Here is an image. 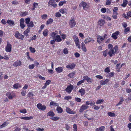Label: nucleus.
Wrapping results in <instances>:
<instances>
[{
    "label": "nucleus",
    "mask_w": 131,
    "mask_h": 131,
    "mask_svg": "<svg viewBox=\"0 0 131 131\" xmlns=\"http://www.w3.org/2000/svg\"><path fill=\"white\" fill-rule=\"evenodd\" d=\"M69 24L71 28H73L76 24V23L75 22L74 18L73 17L71 18V20L69 22Z\"/></svg>",
    "instance_id": "obj_1"
},
{
    "label": "nucleus",
    "mask_w": 131,
    "mask_h": 131,
    "mask_svg": "<svg viewBox=\"0 0 131 131\" xmlns=\"http://www.w3.org/2000/svg\"><path fill=\"white\" fill-rule=\"evenodd\" d=\"M48 5L50 6H52L54 8H56L57 6L54 0H50L48 2Z\"/></svg>",
    "instance_id": "obj_2"
},
{
    "label": "nucleus",
    "mask_w": 131,
    "mask_h": 131,
    "mask_svg": "<svg viewBox=\"0 0 131 131\" xmlns=\"http://www.w3.org/2000/svg\"><path fill=\"white\" fill-rule=\"evenodd\" d=\"M14 36L16 38L20 39L22 40L23 39V38L24 37V36L21 35L18 31L16 32Z\"/></svg>",
    "instance_id": "obj_3"
},
{
    "label": "nucleus",
    "mask_w": 131,
    "mask_h": 131,
    "mask_svg": "<svg viewBox=\"0 0 131 131\" xmlns=\"http://www.w3.org/2000/svg\"><path fill=\"white\" fill-rule=\"evenodd\" d=\"M37 106V108L39 110L44 111L46 109V106L45 105H43L41 103L38 104Z\"/></svg>",
    "instance_id": "obj_4"
},
{
    "label": "nucleus",
    "mask_w": 131,
    "mask_h": 131,
    "mask_svg": "<svg viewBox=\"0 0 131 131\" xmlns=\"http://www.w3.org/2000/svg\"><path fill=\"white\" fill-rule=\"evenodd\" d=\"M73 86L71 85L70 84L67 87L65 91L68 93H70L72 90L73 89Z\"/></svg>",
    "instance_id": "obj_5"
},
{
    "label": "nucleus",
    "mask_w": 131,
    "mask_h": 131,
    "mask_svg": "<svg viewBox=\"0 0 131 131\" xmlns=\"http://www.w3.org/2000/svg\"><path fill=\"white\" fill-rule=\"evenodd\" d=\"M6 96L10 100L12 99L13 98L15 97L16 95L14 94H11V93L8 92L6 94Z\"/></svg>",
    "instance_id": "obj_6"
},
{
    "label": "nucleus",
    "mask_w": 131,
    "mask_h": 131,
    "mask_svg": "<svg viewBox=\"0 0 131 131\" xmlns=\"http://www.w3.org/2000/svg\"><path fill=\"white\" fill-rule=\"evenodd\" d=\"M12 45L8 42L7 45L6 47L5 50L7 52H9L11 51Z\"/></svg>",
    "instance_id": "obj_7"
},
{
    "label": "nucleus",
    "mask_w": 131,
    "mask_h": 131,
    "mask_svg": "<svg viewBox=\"0 0 131 131\" xmlns=\"http://www.w3.org/2000/svg\"><path fill=\"white\" fill-rule=\"evenodd\" d=\"M97 41L99 44L103 42L104 40L103 37H102L100 35H98L97 38Z\"/></svg>",
    "instance_id": "obj_8"
},
{
    "label": "nucleus",
    "mask_w": 131,
    "mask_h": 131,
    "mask_svg": "<svg viewBox=\"0 0 131 131\" xmlns=\"http://www.w3.org/2000/svg\"><path fill=\"white\" fill-rule=\"evenodd\" d=\"M88 107V106L85 105H82L81 107L80 110L79 112L80 113L83 112L85 110L87 109Z\"/></svg>",
    "instance_id": "obj_9"
},
{
    "label": "nucleus",
    "mask_w": 131,
    "mask_h": 131,
    "mask_svg": "<svg viewBox=\"0 0 131 131\" xmlns=\"http://www.w3.org/2000/svg\"><path fill=\"white\" fill-rule=\"evenodd\" d=\"M108 54H109L110 57H112L113 55H114L115 54V52L114 51V50L108 49Z\"/></svg>",
    "instance_id": "obj_10"
},
{
    "label": "nucleus",
    "mask_w": 131,
    "mask_h": 131,
    "mask_svg": "<svg viewBox=\"0 0 131 131\" xmlns=\"http://www.w3.org/2000/svg\"><path fill=\"white\" fill-rule=\"evenodd\" d=\"M51 81L50 80H48L46 81L44 85L41 88L42 89H45L47 85H49L51 82Z\"/></svg>",
    "instance_id": "obj_11"
},
{
    "label": "nucleus",
    "mask_w": 131,
    "mask_h": 131,
    "mask_svg": "<svg viewBox=\"0 0 131 131\" xmlns=\"http://www.w3.org/2000/svg\"><path fill=\"white\" fill-rule=\"evenodd\" d=\"M22 65L21 63L20 60L17 61L15 62L13 65L15 67H17L18 66H21Z\"/></svg>",
    "instance_id": "obj_12"
},
{
    "label": "nucleus",
    "mask_w": 131,
    "mask_h": 131,
    "mask_svg": "<svg viewBox=\"0 0 131 131\" xmlns=\"http://www.w3.org/2000/svg\"><path fill=\"white\" fill-rule=\"evenodd\" d=\"M66 111L67 113L71 114H74L75 113V112L71 110L70 108L67 107H66Z\"/></svg>",
    "instance_id": "obj_13"
},
{
    "label": "nucleus",
    "mask_w": 131,
    "mask_h": 131,
    "mask_svg": "<svg viewBox=\"0 0 131 131\" xmlns=\"http://www.w3.org/2000/svg\"><path fill=\"white\" fill-rule=\"evenodd\" d=\"M119 32L118 31H116L112 34V37L115 39H116L117 37V36L118 35Z\"/></svg>",
    "instance_id": "obj_14"
},
{
    "label": "nucleus",
    "mask_w": 131,
    "mask_h": 131,
    "mask_svg": "<svg viewBox=\"0 0 131 131\" xmlns=\"http://www.w3.org/2000/svg\"><path fill=\"white\" fill-rule=\"evenodd\" d=\"M94 40L93 39L89 37L85 39L84 41L85 43L86 44L88 42L90 41H92L93 42H94Z\"/></svg>",
    "instance_id": "obj_15"
},
{
    "label": "nucleus",
    "mask_w": 131,
    "mask_h": 131,
    "mask_svg": "<svg viewBox=\"0 0 131 131\" xmlns=\"http://www.w3.org/2000/svg\"><path fill=\"white\" fill-rule=\"evenodd\" d=\"M20 27L22 29H23L25 27V26L24 24V19L23 18H21L20 20Z\"/></svg>",
    "instance_id": "obj_16"
},
{
    "label": "nucleus",
    "mask_w": 131,
    "mask_h": 131,
    "mask_svg": "<svg viewBox=\"0 0 131 131\" xmlns=\"http://www.w3.org/2000/svg\"><path fill=\"white\" fill-rule=\"evenodd\" d=\"M55 40L57 42H60L62 41V39L61 37L59 35H57L56 36V38H54Z\"/></svg>",
    "instance_id": "obj_17"
},
{
    "label": "nucleus",
    "mask_w": 131,
    "mask_h": 131,
    "mask_svg": "<svg viewBox=\"0 0 131 131\" xmlns=\"http://www.w3.org/2000/svg\"><path fill=\"white\" fill-rule=\"evenodd\" d=\"M81 4L82 5L83 9L85 10H86L88 8L89 6L86 3L82 2L81 3Z\"/></svg>",
    "instance_id": "obj_18"
},
{
    "label": "nucleus",
    "mask_w": 131,
    "mask_h": 131,
    "mask_svg": "<svg viewBox=\"0 0 131 131\" xmlns=\"http://www.w3.org/2000/svg\"><path fill=\"white\" fill-rule=\"evenodd\" d=\"M63 68H64L63 67H59L57 68H56V70L57 72L59 73H61L62 71Z\"/></svg>",
    "instance_id": "obj_19"
},
{
    "label": "nucleus",
    "mask_w": 131,
    "mask_h": 131,
    "mask_svg": "<svg viewBox=\"0 0 131 131\" xmlns=\"http://www.w3.org/2000/svg\"><path fill=\"white\" fill-rule=\"evenodd\" d=\"M54 115L55 114L51 110L47 113V116L53 117Z\"/></svg>",
    "instance_id": "obj_20"
},
{
    "label": "nucleus",
    "mask_w": 131,
    "mask_h": 131,
    "mask_svg": "<svg viewBox=\"0 0 131 131\" xmlns=\"http://www.w3.org/2000/svg\"><path fill=\"white\" fill-rule=\"evenodd\" d=\"M83 78L84 79H85L87 81L88 83H92L91 82V79L89 77H88V76H84L83 77Z\"/></svg>",
    "instance_id": "obj_21"
},
{
    "label": "nucleus",
    "mask_w": 131,
    "mask_h": 131,
    "mask_svg": "<svg viewBox=\"0 0 131 131\" xmlns=\"http://www.w3.org/2000/svg\"><path fill=\"white\" fill-rule=\"evenodd\" d=\"M75 65L74 63H72L71 65H68L66 66V67L67 68H69L71 69H72L75 68Z\"/></svg>",
    "instance_id": "obj_22"
},
{
    "label": "nucleus",
    "mask_w": 131,
    "mask_h": 131,
    "mask_svg": "<svg viewBox=\"0 0 131 131\" xmlns=\"http://www.w3.org/2000/svg\"><path fill=\"white\" fill-rule=\"evenodd\" d=\"M105 20L104 19L99 20L98 22V24L100 26H102L105 23Z\"/></svg>",
    "instance_id": "obj_23"
},
{
    "label": "nucleus",
    "mask_w": 131,
    "mask_h": 131,
    "mask_svg": "<svg viewBox=\"0 0 131 131\" xmlns=\"http://www.w3.org/2000/svg\"><path fill=\"white\" fill-rule=\"evenodd\" d=\"M30 30V28H27V29L24 32V34L26 35L27 37H29V36L28 34Z\"/></svg>",
    "instance_id": "obj_24"
},
{
    "label": "nucleus",
    "mask_w": 131,
    "mask_h": 131,
    "mask_svg": "<svg viewBox=\"0 0 131 131\" xmlns=\"http://www.w3.org/2000/svg\"><path fill=\"white\" fill-rule=\"evenodd\" d=\"M20 118L24 120H29L32 119L33 118V117L32 116L29 117H21Z\"/></svg>",
    "instance_id": "obj_25"
},
{
    "label": "nucleus",
    "mask_w": 131,
    "mask_h": 131,
    "mask_svg": "<svg viewBox=\"0 0 131 131\" xmlns=\"http://www.w3.org/2000/svg\"><path fill=\"white\" fill-rule=\"evenodd\" d=\"M56 110L58 112V113H61L63 111L62 109L59 106L57 107Z\"/></svg>",
    "instance_id": "obj_26"
},
{
    "label": "nucleus",
    "mask_w": 131,
    "mask_h": 131,
    "mask_svg": "<svg viewBox=\"0 0 131 131\" xmlns=\"http://www.w3.org/2000/svg\"><path fill=\"white\" fill-rule=\"evenodd\" d=\"M79 92L81 93V95L82 96L85 93V90L83 88H81L79 90Z\"/></svg>",
    "instance_id": "obj_27"
},
{
    "label": "nucleus",
    "mask_w": 131,
    "mask_h": 131,
    "mask_svg": "<svg viewBox=\"0 0 131 131\" xmlns=\"http://www.w3.org/2000/svg\"><path fill=\"white\" fill-rule=\"evenodd\" d=\"M50 105H53L55 106H59V104L57 103H56L54 101H51L50 103Z\"/></svg>",
    "instance_id": "obj_28"
},
{
    "label": "nucleus",
    "mask_w": 131,
    "mask_h": 131,
    "mask_svg": "<svg viewBox=\"0 0 131 131\" xmlns=\"http://www.w3.org/2000/svg\"><path fill=\"white\" fill-rule=\"evenodd\" d=\"M120 102L116 105V106H118L122 104L124 101V100L122 97H120Z\"/></svg>",
    "instance_id": "obj_29"
},
{
    "label": "nucleus",
    "mask_w": 131,
    "mask_h": 131,
    "mask_svg": "<svg viewBox=\"0 0 131 131\" xmlns=\"http://www.w3.org/2000/svg\"><path fill=\"white\" fill-rule=\"evenodd\" d=\"M105 127L103 126H102L99 128L96 129V131H104V130Z\"/></svg>",
    "instance_id": "obj_30"
},
{
    "label": "nucleus",
    "mask_w": 131,
    "mask_h": 131,
    "mask_svg": "<svg viewBox=\"0 0 131 131\" xmlns=\"http://www.w3.org/2000/svg\"><path fill=\"white\" fill-rule=\"evenodd\" d=\"M128 3V1L127 0H123V3L122 4L121 6L123 7H125Z\"/></svg>",
    "instance_id": "obj_31"
},
{
    "label": "nucleus",
    "mask_w": 131,
    "mask_h": 131,
    "mask_svg": "<svg viewBox=\"0 0 131 131\" xmlns=\"http://www.w3.org/2000/svg\"><path fill=\"white\" fill-rule=\"evenodd\" d=\"M21 85L18 83H16L13 85V87L15 89H17L18 88H21Z\"/></svg>",
    "instance_id": "obj_32"
},
{
    "label": "nucleus",
    "mask_w": 131,
    "mask_h": 131,
    "mask_svg": "<svg viewBox=\"0 0 131 131\" xmlns=\"http://www.w3.org/2000/svg\"><path fill=\"white\" fill-rule=\"evenodd\" d=\"M57 34V32L55 31L54 32H53L51 33V37H52L53 38H55L56 37V35Z\"/></svg>",
    "instance_id": "obj_33"
},
{
    "label": "nucleus",
    "mask_w": 131,
    "mask_h": 131,
    "mask_svg": "<svg viewBox=\"0 0 131 131\" xmlns=\"http://www.w3.org/2000/svg\"><path fill=\"white\" fill-rule=\"evenodd\" d=\"M53 21V20L51 18L49 19L48 20L47 22L46 23V24L47 25L51 24Z\"/></svg>",
    "instance_id": "obj_34"
},
{
    "label": "nucleus",
    "mask_w": 131,
    "mask_h": 131,
    "mask_svg": "<svg viewBox=\"0 0 131 131\" xmlns=\"http://www.w3.org/2000/svg\"><path fill=\"white\" fill-rule=\"evenodd\" d=\"M27 25V26L28 27V28H30V27H32L34 26V24L32 21H31Z\"/></svg>",
    "instance_id": "obj_35"
},
{
    "label": "nucleus",
    "mask_w": 131,
    "mask_h": 131,
    "mask_svg": "<svg viewBox=\"0 0 131 131\" xmlns=\"http://www.w3.org/2000/svg\"><path fill=\"white\" fill-rule=\"evenodd\" d=\"M7 23L8 24L10 25L14 24V22L13 21L9 20H7Z\"/></svg>",
    "instance_id": "obj_36"
},
{
    "label": "nucleus",
    "mask_w": 131,
    "mask_h": 131,
    "mask_svg": "<svg viewBox=\"0 0 131 131\" xmlns=\"http://www.w3.org/2000/svg\"><path fill=\"white\" fill-rule=\"evenodd\" d=\"M75 73V72H71L69 74L68 77L70 78H73L74 77Z\"/></svg>",
    "instance_id": "obj_37"
},
{
    "label": "nucleus",
    "mask_w": 131,
    "mask_h": 131,
    "mask_svg": "<svg viewBox=\"0 0 131 131\" xmlns=\"http://www.w3.org/2000/svg\"><path fill=\"white\" fill-rule=\"evenodd\" d=\"M109 80L108 79H106L103 82H101V84L102 85H105L109 81Z\"/></svg>",
    "instance_id": "obj_38"
},
{
    "label": "nucleus",
    "mask_w": 131,
    "mask_h": 131,
    "mask_svg": "<svg viewBox=\"0 0 131 131\" xmlns=\"http://www.w3.org/2000/svg\"><path fill=\"white\" fill-rule=\"evenodd\" d=\"M108 49H106L103 52V55L104 57L107 56V54H108Z\"/></svg>",
    "instance_id": "obj_39"
},
{
    "label": "nucleus",
    "mask_w": 131,
    "mask_h": 131,
    "mask_svg": "<svg viewBox=\"0 0 131 131\" xmlns=\"http://www.w3.org/2000/svg\"><path fill=\"white\" fill-rule=\"evenodd\" d=\"M103 101V100L102 99L101 100H97L96 103L97 104H101L102 103Z\"/></svg>",
    "instance_id": "obj_40"
},
{
    "label": "nucleus",
    "mask_w": 131,
    "mask_h": 131,
    "mask_svg": "<svg viewBox=\"0 0 131 131\" xmlns=\"http://www.w3.org/2000/svg\"><path fill=\"white\" fill-rule=\"evenodd\" d=\"M108 115L109 116H111V117H114L115 115V114L114 113H112L111 112H108Z\"/></svg>",
    "instance_id": "obj_41"
},
{
    "label": "nucleus",
    "mask_w": 131,
    "mask_h": 131,
    "mask_svg": "<svg viewBox=\"0 0 131 131\" xmlns=\"http://www.w3.org/2000/svg\"><path fill=\"white\" fill-rule=\"evenodd\" d=\"M59 118V117H51L50 118V119L53 120V121H57L58 120Z\"/></svg>",
    "instance_id": "obj_42"
},
{
    "label": "nucleus",
    "mask_w": 131,
    "mask_h": 131,
    "mask_svg": "<svg viewBox=\"0 0 131 131\" xmlns=\"http://www.w3.org/2000/svg\"><path fill=\"white\" fill-rule=\"evenodd\" d=\"M117 12H115L113 13V14L112 15V17L113 18L115 19H116L117 18Z\"/></svg>",
    "instance_id": "obj_43"
},
{
    "label": "nucleus",
    "mask_w": 131,
    "mask_h": 131,
    "mask_svg": "<svg viewBox=\"0 0 131 131\" xmlns=\"http://www.w3.org/2000/svg\"><path fill=\"white\" fill-rule=\"evenodd\" d=\"M47 15L46 14L42 15L41 16V18L43 19H45L47 18Z\"/></svg>",
    "instance_id": "obj_44"
},
{
    "label": "nucleus",
    "mask_w": 131,
    "mask_h": 131,
    "mask_svg": "<svg viewBox=\"0 0 131 131\" xmlns=\"http://www.w3.org/2000/svg\"><path fill=\"white\" fill-rule=\"evenodd\" d=\"M85 80L83 79L81 80V81H79L77 84V86H79L81 85L82 83L84 82Z\"/></svg>",
    "instance_id": "obj_45"
},
{
    "label": "nucleus",
    "mask_w": 131,
    "mask_h": 131,
    "mask_svg": "<svg viewBox=\"0 0 131 131\" xmlns=\"http://www.w3.org/2000/svg\"><path fill=\"white\" fill-rule=\"evenodd\" d=\"M48 30L47 29H45L43 31V34L45 36H47L48 35Z\"/></svg>",
    "instance_id": "obj_46"
},
{
    "label": "nucleus",
    "mask_w": 131,
    "mask_h": 131,
    "mask_svg": "<svg viewBox=\"0 0 131 131\" xmlns=\"http://www.w3.org/2000/svg\"><path fill=\"white\" fill-rule=\"evenodd\" d=\"M29 48L31 52L34 53L35 52L36 50L34 48H32L31 47H30Z\"/></svg>",
    "instance_id": "obj_47"
},
{
    "label": "nucleus",
    "mask_w": 131,
    "mask_h": 131,
    "mask_svg": "<svg viewBox=\"0 0 131 131\" xmlns=\"http://www.w3.org/2000/svg\"><path fill=\"white\" fill-rule=\"evenodd\" d=\"M108 49L109 50H114L113 45L111 44H110L108 45Z\"/></svg>",
    "instance_id": "obj_48"
},
{
    "label": "nucleus",
    "mask_w": 131,
    "mask_h": 131,
    "mask_svg": "<svg viewBox=\"0 0 131 131\" xmlns=\"http://www.w3.org/2000/svg\"><path fill=\"white\" fill-rule=\"evenodd\" d=\"M75 42L76 46H77L78 48L80 49V46L79 44V41Z\"/></svg>",
    "instance_id": "obj_49"
},
{
    "label": "nucleus",
    "mask_w": 131,
    "mask_h": 131,
    "mask_svg": "<svg viewBox=\"0 0 131 131\" xmlns=\"http://www.w3.org/2000/svg\"><path fill=\"white\" fill-rule=\"evenodd\" d=\"M55 16L57 17H59L61 16V14L59 12H58L56 13Z\"/></svg>",
    "instance_id": "obj_50"
},
{
    "label": "nucleus",
    "mask_w": 131,
    "mask_h": 131,
    "mask_svg": "<svg viewBox=\"0 0 131 131\" xmlns=\"http://www.w3.org/2000/svg\"><path fill=\"white\" fill-rule=\"evenodd\" d=\"M34 96L33 94H32V92L31 91L28 94V97H32Z\"/></svg>",
    "instance_id": "obj_51"
},
{
    "label": "nucleus",
    "mask_w": 131,
    "mask_h": 131,
    "mask_svg": "<svg viewBox=\"0 0 131 131\" xmlns=\"http://www.w3.org/2000/svg\"><path fill=\"white\" fill-rule=\"evenodd\" d=\"M73 39L74 42L79 41V40L78 38V37L76 36H74Z\"/></svg>",
    "instance_id": "obj_52"
},
{
    "label": "nucleus",
    "mask_w": 131,
    "mask_h": 131,
    "mask_svg": "<svg viewBox=\"0 0 131 131\" xmlns=\"http://www.w3.org/2000/svg\"><path fill=\"white\" fill-rule=\"evenodd\" d=\"M63 52L65 54H67L68 52L67 49V48L64 49L63 50Z\"/></svg>",
    "instance_id": "obj_53"
},
{
    "label": "nucleus",
    "mask_w": 131,
    "mask_h": 131,
    "mask_svg": "<svg viewBox=\"0 0 131 131\" xmlns=\"http://www.w3.org/2000/svg\"><path fill=\"white\" fill-rule=\"evenodd\" d=\"M104 71L105 72L107 73H108L110 71L109 68L107 67L104 70Z\"/></svg>",
    "instance_id": "obj_54"
},
{
    "label": "nucleus",
    "mask_w": 131,
    "mask_h": 131,
    "mask_svg": "<svg viewBox=\"0 0 131 131\" xmlns=\"http://www.w3.org/2000/svg\"><path fill=\"white\" fill-rule=\"evenodd\" d=\"M8 124V123L7 122H5L1 125V126L2 128L4 127Z\"/></svg>",
    "instance_id": "obj_55"
},
{
    "label": "nucleus",
    "mask_w": 131,
    "mask_h": 131,
    "mask_svg": "<svg viewBox=\"0 0 131 131\" xmlns=\"http://www.w3.org/2000/svg\"><path fill=\"white\" fill-rule=\"evenodd\" d=\"M30 20V19L29 18H28L25 19V22L26 24H29Z\"/></svg>",
    "instance_id": "obj_56"
},
{
    "label": "nucleus",
    "mask_w": 131,
    "mask_h": 131,
    "mask_svg": "<svg viewBox=\"0 0 131 131\" xmlns=\"http://www.w3.org/2000/svg\"><path fill=\"white\" fill-rule=\"evenodd\" d=\"M19 112L25 114L26 113L27 111L25 109H24L22 110H20L19 111Z\"/></svg>",
    "instance_id": "obj_57"
},
{
    "label": "nucleus",
    "mask_w": 131,
    "mask_h": 131,
    "mask_svg": "<svg viewBox=\"0 0 131 131\" xmlns=\"http://www.w3.org/2000/svg\"><path fill=\"white\" fill-rule=\"evenodd\" d=\"M66 3V1H61L59 3V5L60 6H62L63 5V4Z\"/></svg>",
    "instance_id": "obj_58"
},
{
    "label": "nucleus",
    "mask_w": 131,
    "mask_h": 131,
    "mask_svg": "<svg viewBox=\"0 0 131 131\" xmlns=\"http://www.w3.org/2000/svg\"><path fill=\"white\" fill-rule=\"evenodd\" d=\"M59 11L62 14H64L65 13H67L66 12H65L64 11V9H61L59 10Z\"/></svg>",
    "instance_id": "obj_59"
},
{
    "label": "nucleus",
    "mask_w": 131,
    "mask_h": 131,
    "mask_svg": "<svg viewBox=\"0 0 131 131\" xmlns=\"http://www.w3.org/2000/svg\"><path fill=\"white\" fill-rule=\"evenodd\" d=\"M71 99V96H66L64 98V99L65 100H68L69 99Z\"/></svg>",
    "instance_id": "obj_60"
},
{
    "label": "nucleus",
    "mask_w": 131,
    "mask_h": 131,
    "mask_svg": "<svg viewBox=\"0 0 131 131\" xmlns=\"http://www.w3.org/2000/svg\"><path fill=\"white\" fill-rule=\"evenodd\" d=\"M107 2H106V5H110L111 3V1L112 0H106Z\"/></svg>",
    "instance_id": "obj_61"
},
{
    "label": "nucleus",
    "mask_w": 131,
    "mask_h": 131,
    "mask_svg": "<svg viewBox=\"0 0 131 131\" xmlns=\"http://www.w3.org/2000/svg\"><path fill=\"white\" fill-rule=\"evenodd\" d=\"M114 73L113 72H111L109 73V77H111L114 76Z\"/></svg>",
    "instance_id": "obj_62"
},
{
    "label": "nucleus",
    "mask_w": 131,
    "mask_h": 131,
    "mask_svg": "<svg viewBox=\"0 0 131 131\" xmlns=\"http://www.w3.org/2000/svg\"><path fill=\"white\" fill-rule=\"evenodd\" d=\"M128 99H126V101H129L131 100V94H129L128 97Z\"/></svg>",
    "instance_id": "obj_63"
},
{
    "label": "nucleus",
    "mask_w": 131,
    "mask_h": 131,
    "mask_svg": "<svg viewBox=\"0 0 131 131\" xmlns=\"http://www.w3.org/2000/svg\"><path fill=\"white\" fill-rule=\"evenodd\" d=\"M20 128L18 127L17 126H16L15 127V129L14 131H20Z\"/></svg>",
    "instance_id": "obj_64"
}]
</instances>
